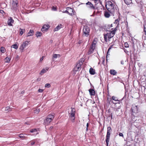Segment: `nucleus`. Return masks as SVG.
I'll return each mask as SVG.
<instances>
[{
	"mask_svg": "<svg viewBox=\"0 0 146 146\" xmlns=\"http://www.w3.org/2000/svg\"><path fill=\"white\" fill-rule=\"evenodd\" d=\"M106 7L110 13L113 16H114L115 14H117L118 12L116 9H114L115 5L111 1H109L106 2L105 5Z\"/></svg>",
	"mask_w": 146,
	"mask_h": 146,
	"instance_id": "obj_1",
	"label": "nucleus"
},
{
	"mask_svg": "<svg viewBox=\"0 0 146 146\" xmlns=\"http://www.w3.org/2000/svg\"><path fill=\"white\" fill-rule=\"evenodd\" d=\"M114 33H113L111 31H108L106 34L104 35V38L106 42H107L108 40H110V39L114 35Z\"/></svg>",
	"mask_w": 146,
	"mask_h": 146,
	"instance_id": "obj_2",
	"label": "nucleus"
},
{
	"mask_svg": "<svg viewBox=\"0 0 146 146\" xmlns=\"http://www.w3.org/2000/svg\"><path fill=\"white\" fill-rule=\"evenodd\" d=\"M90 28L88 26H84L83 29V35L87 37L90 34Z\"/></svg>",
	"mask_w": 146,
	"mask_h": 146,
	"instance_id": "obj_3",
	"label": "nucleus"
},
{
	"mask_svg": "<svg viewBox=\"0 0 146 146\" xmlns=\"http://www.w3.org/2000/svg\"><path fill=\"white\" fill-rule=\"evenodd\" d=\"M84 61V59H83L80 60L79 62L77 64L76 66H75L74 70L76 72L78 71L79 69L80 68L81 65L82 64L83 62Z\"/></svg>",
	"mask_w": 146,
	"mask_h": 146,
	"instance_id": "obj_4",
	"label": "nucleus"
},
{
	"mask_svg": "<svg viewBox=\"0 0 146 146\" xmlns=\"http://www.w3.org/2000/svg\"><path fill=\"white\" fill-rule=\"evenodd\" d=\"M138 106L133 105L131 108L132 112L134 113H137L138 111Z\"/></svg>",
	"mask_w": 146,
	"mask_h": 146,
	"instance_id": "obj_5",
	"label": "nucleus"
},
{
	"mask_svg": "<svg viewBox=\"0 0 146 146\" xmlns=\"http://www.w3.org/2000/svg\"><path fill=\"white\" fill-rule=\"evenodd\" d=\"M18 6L17 0H13L12 7L13 9H16Z\"/></svg>",
	"mask_w": 146,
	"mask_h": 146,
	"instance_id": "obj_6",
	"label": "nucleus"
},
{
	"mask_svg": "<svg viewBox=\"0 0 146 146\" xmlns=\"http://www.w3.org/2000/svg\"><path fill=\"white\" fill-rule=\"evenodd\" d=\"M112 130L111 128L109 126L107 128V134L106 135V138H110V135L111 133V132Z\"/></svg>",
	"mask_w": 146,
	"mask_h": 146,
	"instance_id": "obj_7",
	"label": "nucleus"
},
{
	"mask_svg": "<svg viewBox=\"0 0 146 146\" xmlns=\"http://www.w3.org/2000/svg\"><path fill=\"white\" fill-rule=\"evenodd\" d=\"M68 14L71 16H73L74 15V10L71 8L68 7Z\"/></svg>",
	"mask_w": 146,
	"mask_h": 146,
	"instance_id": "obj_8",
	"label": "nucleus"
},
{
	"mask_svg": "<svg viewBox=\"0 0 146 146\" xmlns=\"http://www.w3.org/2000/svg\"><path fill=\"white\" fill-rule=\"evenodd\" d=\"M29 42L26 41L23 43L20 47V49L23 51V49L27 46Z\"/></svg>",
	"mask_w": 146,
	"mask_h": 146,
	"instance_id": "obj_9",
	"label": "nucleus"
},
{
	"mask_svg": "<svg viewBox=\"0 0 146 146\" xmlns=\"http://www.w3.org/2000/svg\"><path fill=\"white\" fill-rule=\"evenodd\" d=\"M49 27V25H44L42 27L41 29V31L42 32H44L48 29Z\"/></svg>",
	"mask_w": 146,
	"mask_h": 146,
	"instance_id": "obj_10",
	"label": "nucleus"
},
{
	"mask_svg": "<svg viewBox=\"0 0 146 146\" xmlns=\"http://www.w3.org/2000/svg\"><path fill=\"white\" fill-rule=\"evenodd\" d=\"M52 120L53 119H50L47 118L44 120V123L46 125H48L52 121Z\"/></svg>",
	"mask_w": 146,
	"mask_h": 146,
	"instance_id": "obj_11",
	"label": "nucleus"
},
{
	"mask_svg": "<svg viewBox=\"0 0 146 146\" xmlns=\"http://www.w3.org/2000/svg\"><path fill=\"white\" fill-rule=\"evenodd\" d=\"M86 5H89V7L92 9H95V7L90 2L88 1L87 3H86Z\"/></svg>",
	"mask_w": 146,
	"mask_h": 146,
	"instance_id": "obj_12",
	"label": "nucleus"
},
{
	"mask_svg": "<svg viewBox=\"0 0 146 146\" xmlns=\"http://www.w3.org/2000/svg\"><path fill=\"white\" fill-rule=\"evenodd\" d=\"M13 22L14 20L11 18L10 19L8 20L7 21L8 25L10 26H12V25L11 23H13Z\"/></svg>",
	"mask_w": 146,
	"mask_h": 146,
	"instance_id": "obj_13",
	"label": "nucleus"
},
{
	"mask_svg": "<svg viewBox=\"0 0 146 146\" xmlns=\"http://www.w3.org/2000/svg\"><path fill=\"white\" fill-rule=\"evenodd\" d=\"M63 25L62 24H60L57 26L54 29V31H57L62 28Z\"/></svg>",
	"mask_w": 146,
	"mask_h": 146,
	"instance_id": "obj_14",
	"label": "nucleus"
},
{
	"mask_svg": "<svg viewBox=\"0 0 146 146\" xmlns=\"http://www.w3.org/2000/svg\"><path fill=\"white\" fill-rule=\"evenodd\" d=\"M34 31L33 30H31L28 33L26 36L27 37H28L30 36H32L33 35Z\"/></svg>",
	"mask_w": 146,
	"mask_h": 146,
	"instance_id": "obj_15",
	"label": "nucleus"
},
{
	"mask_svg": "<svg viewBox=\"0 0 146 146\" xmlns=\"http://www.w3.org/2000/svg\"><path fill=\"white\" fill-rule=\"evenodd\" d=\"M95 48H94V47H92V46H90V48L88 51V54H91L93 53V51L94 49Z\"/></svg>",
	"mask_w": 146,
	"mask_h": 146,
	"instance_id": "obj_16",
	"label": "nucleus"
},
{
	"mask_svg": "<svg viewBox=\"0 0 146 146\" xmlns=\"http://www.w3.org/2000/svg\"><path fill=\"white\" fill-rule=\"evenodd\" d=\"M89 92L90 95L94 96L95 95V91L93 89H90L89 90Z\"/></svg>",
	"mask_w": 146,
	"mask_h": 146,
	"instance_id": "obj_17",
	"label": "nucleus"
},
{
	"mask_svg": "<svg viewBox=\"0 0 146 146\" xmlns=\"http://www.w3.org/2000/svg\"><path fill=\"white\" fill-rule=\"evenodd\" d=\"M75 113H70V117L72 121H74L75 119Z\"/></svg>",
	"mask_w": 146,
	"mask_h": 146,
	"instance_id": "obj_18",
	"label": "nucleus"
},
{
	"mask_svg": "<svg viewBox=\"0 0 146 146\" xmlns=\"http://www.w3.org/2000/svg\"><path fill=\"white\" fill-rule=\"evenodd\" d=\"M89 72L90 74L92 75H94L95 74V70L92 68H90Z\"/></svg>",
	"mask_w": 146,
	"mask_h": 146,
	"instance_id": "obj_19",
	"label": "nucleus"
},
{
	"mask_svg": "<svg viewBox=\"0 0 146 146\" xmlns=\"http://www.w3.org/2000/svg\"><path fill=\"white\" fill-rule=\"evenodd\" d=\"M124 97H123L121 100H118L117 98L115 97V96H113L111 98V99L115 101H118L120 102V101H121L123 100L124 98Z\"/></svg>",
	"mask_w": 146,
	"mask_h": 146,
	"instance_id": "obj_20",
	"label": "nucleus"
},
{
	"mask_svg": "<svg viewBox=\"0 0 146 146\" xmlns=\"http://www.w3.org/2000/svg\"><path fill=\"white\" fill-rule=\"evenodd\" d=\"M124 3L127 5H129L132 3V0H123Z\"/></svg>",
	"mask_w": 146,
	"mask_h": 146,
	"instance_id": "obj_21",
	"label": "nucleus"
},
{
	"mask_svg": "<svg viewBox=\"0 0 146 146\" xmlns=\"http://www.w3.org/2000/svg\"><path fill=\"white\" fill-rule=\"evenodd\" d=\"M110 72L111 74L115 75L117 74V72L114 70H111L110 71Z\"/></svg>",
	"mask_w": 146,
	"mask_h": 146,
	"instance_id": "obj_22",
	"label": "nucleus"
},
{
	"mask_svg": "<svg viewBox=\"0 0 146 146\" xmlns=\"http://www.w3.org/2000/svg\"><path fill=\"white\" fill-rule=\"evenodd\" d=\"M48 69V68H47L43 69L42 70H41L40 73V74L41 75L42 74L46 72L47 71Z\"/></svg>",
	"mask_w": 146,
	"mask_h": 146,
	"instance_id": "obj_23",
	"label": "nucleus"
},
{
	"mask_svg": "<svg viewBox=\"0 0 146 146\" xmlns=\"http://www.w3.org/2000/svg\"><path fill=\"white\" fill-rule=\"evenodd\" d=\"M97 43V42L96 40L94 39L92 42V43L91 46L94 47V48H95L96 45Z\"/></svg>",
	"mask_w": 146,
	"mask_h": 146,
	"instance_id": "obj_24",
	"label": "nucleus"
},
{
	"mask_svg": "<svg viewBox=\"0 0 146 146\" xmlns=\"http://www.w3.org/2000/svg\"><path fill=\"white\" fill-rule=\"evenodd\" d=\"M104 15L105 17L106 18H109L110 15L109 12L107 11L105 12L104 13Z\"/></svg>",
	"mask_w": 146,
	"mask_h": 146,
	"instance_id": "obj_25",
	"label": "nucleus"
},
{
	"mask_svg": "<svg viewBox=\"0 0 146 146\" xmlns=\"http://www.w3.org/2000/svg\"><path fill=\"white\" fill-rule=\"evenodd\" d=\"M54 117V115L52 114H49L47 116V118L53 119Z\"/></svg>",
	"mask_w": 146,
	"mask_h": 146,
	"instance_id": "obj_26",
	"label": "nucleus"
},
{
	"mask_svg": "<svg viewBox=\"0 0 146 146\" xmlns=\"http://www.w3.org/2000/svg\"><path fill=\"white\" fill-rule=\"evenodd\" d=\"M36 36L37 37L40 36L42 35V33L40 32H37L36 34Z\"/></svg>",
	"mask_w": 146,
	"mask_h": 146,
	"instance_id": "obj_27",
	"label": "nucleus"
},
{
	"mask_svg": "<svg viewBox=\"0 0 146 146\" xmlns=\"http://www.w3.org/2000/svg\"><path fill=\"white\" fill-rule=\"evenodd\" d=\"M25 31V29H22L21 28L20 29V35H22L24 32Z\"/></svg>",
	"mask_w": 146,
	"mask_h": 146,
	"instance_id": "obj_28",
	"label": "nucleus"
},
{
	"mask_svg": "<svg viewBox=\"0 0 146 146\" xmlns=\"http://www.w3.org/2000/svg\"><path fill=\"white\" fill-rule=\"evenodd\" d=\"M11 47L15 49H17L18 48V46L16 44H15L12 46Z\"/></svg>",
	"mask_w": 146,
	"mask_h": 146,
	"instance_id": "obj_29",
	"label": "nucleus"
},
{
	"mask_svg": "<svg viewBox=\"0 0 146 146\" xmlns=\"http://www.w3.org/2000/svg\"><path fill=\"white\" fill-rule=\"evenodd\" d=\"M0 51L2 52L3 53L5 52V50L4 47H2L1 48Z\"/></svg>",
	"mask_w": 146,
	"mask_h": 146,
	"instance_id": "obj_30",
	"label": "nucleus"
},
{
	"mask_svg": "<svg viewBox=\"0 0 146 146\" xmlns=\"http://www.w3.org/2000/svg\"><path fill=\"white\" fill-rule=\"evenodd\" d=\"M10 60H11V59L10 58L8 57H7L5 58V61L9 63L10 61Z\"/></svg>",
	"mask_w": 146,
	"mask_h": 146,
	"instance_id": "obj_31",
	"label": "nucleus"
},
{
	"mask_svg": "<svg viewBox=\"0 0 146 146\" xmlns=\"http://www.w3.org/2000/svg\"><path fill=\"white\" fill-rule=\"evenodd\" d=\"M70 113H75V109L74 108H71V110Z\"/></svg>",
	"mask_w": 146,
	"mask_h": 146,
	"instance_id": "obj_32",
	"label": "nucleus"
},
{
	"mask_svg": "<svg viewBox=\"0 0 146 146\" xmlns=\"http://www.w3.org/2000/svg\"><path fill=\"white\" fill-rule=\"evenodd\" d=\"M110 141V139L106 138V146H108L109 142Z\"/></svg>",
	"mask_w": 146,
	"mask_h": 146,
	"instance_id": "obj_33",
	"label": "nucleus"
},
{
	"mask_svg": "<svg viewBox=\"0 0 146 146\" xmlns=\"http://www.w3.org/2000/svg\"><path fill=\"white\" fill-rule=\"evenodd\" d=\"M19 137L20 138H23L25 137V136L23 134H20L19 135Z\"/></svg>",
	"mask_w": 146,
	"mask_h": 146,
	"instance_id": "obj_34",
	"label": "nucleus"
},
{
	"mask_svg": "<svg viewBox=\"0 0 146 146\" xmlns=\"http://www.w3.org/2000/svg\"><path fill=\"white\" fill-rule=\"evenodd\" d=\"M58 56H60V55L55 54L53 55V57L54 58H56Z\"/></svg>",
	"mask_w": 146,
	"mask_h": 146,
	"instance_id": "obj_35",
	"label": "nucleus"
},
{
	"mask_svg": "<svg viewBox=\"0 0 146 146\" xmlns=\"http://www.w3.org/2000/svg\"><path fill=\"white\" fill-rule=\"evenodd\" d=\"M124 46L125 47L128 48L129 47V44L127 42H125L124 44Z\"/></svg>",
	"mask_w": 146,
	"mask_h": 146,
	"instance_id": "obj_36",
	"label": "nucleus"
},
{
	"mask_svg": "<svg viewBox=\"0 0 146 146\" xmlns=\"http://www.w3.org/2000/svg\"><path fill=\"white\" fill-rule=\"evenodd\" d=\"M36 131V129H32L30 130V132L31 133H33Z\"/></svg>",
	"mask_w": 146,
	"mask_h": 146,
	"instance_id": "obj_37",
	"label": "nucleus"
},
{
	"mask_svg": "<svg viewBox=\"0 0 146 146\" xmlns=\"http://www.w3.org/2000/svg\"><path fill=\"white\" fill-rule=\"evenodd\" d=\"M117 29V27H116V28H115L114 30H113L111 31V32H112V33H114V35H115V32L116 31Z\"/></svg>",
	"mask_w": 146,
	"mask_h": 146,
	"instance_id": "obj_38",
	"label": "nucleus"
},
{
	"mask_svg": "<svg viewBox=\"0 0 146 146\" xmlns=\"http://www.w3.org/2000/svg\"><path fill=\"white\" fill-rule=\"evenodd\" d=\"M50 86V85L49 84H45V87L46 88H49Z\"/></svg>",
	"mask_w": 146,
	"mask_h": 146,
	"instance_id": "obj_39",
	"label": "nucleus"
},
{
	"mask_svg": "<svg viewBox=\"0 0 146 146\" xmlns=\"http://www.w3.org/2000/svg\"><path fill=\"white\" fill-rule=\"evenodd\" d=\"M113 46V45H111L110 47H109V48L108 49V53H107V55H108V52L110 50V49H111L112 48V47ZM107 57H106L107 58Z\"/></svg>",
	"mask_w": 146,
	"mask_h": 146,
	"instance_id": "obj_40",
	"label": "nucleus"
},
{
	"mask_svg": "<svg viewBox=\"0 0 146 146\" xmlns=\"http://www.w3.org/2000/svg\"><path fill=\"white\" fill-rule=\"evenodd\" d=\"M5 110H7L8 111H11V110H10V108L9 107H6V108H5Z\"/></svg>",
	"mask_w": 146,
	"mask_h": 146,
	"instance_id": "obj_41",
	"label": "nucleus"
},
{
	"mask_svg": "<svg viewBox=\"0 0 146 146\" xmlns=\"http://www.w3.org/2000/svg\"><path fill=\"white\" fill-rule=\"evenodd\" d=\"M40 111V110L39 109H36L35 111V112L36 113H39V112Z\"/></svg>",
	"mask_w": 146,
	"mask_h": 146,
	"instance_id": "obj_42",
	"label": "nucleus"
},
{
	"mask_svg": "<svg viewBox=\"0 0 146 146\" xmlns=\"http://www.w3.org/2000/svg\"><path fill=\"white\" fill-rule=\"evenodd\" d=\"M67 9L66 10V11H62V12L63 13H67L68 14V7L66 8Z\"/></svg>",
	"mask_w": 146,
	"mask_h": 146,
	"instance_id": "obj_43",
	"label": "nucleus"
},
{
	"mask_svg": "<svg viewBox=\"0 0 146 146\" xmlns=\"http://www.w3.org/2000/svg\"><path fill=\"white\" fill-rule=\"evenodd\" d=\"M119 136H123V133H120L119 134Z\"/></svg>",
	"mask_w": 146,
	"mask_h": 146,
	"instance_id": "obj_44",
	"label": "nucleus"
},
{
	"mask_svg": "<svg viewBox=\"0 0 146 146\" xmlns=\"http://www.w3.org/2000/svg\"><path fill=\"white\" fill-rule=\"evenodd\" d=\"M0 13L3 14V13H4V11L2 10H0Z\"/></svg>",
	"mask_w": 146,
	"mask_h": 146,
	"instance_id": "obj_45",
	"label": "nucleus"
},
{
	"mask_svg": "<svg viewBox=\"0 0 146 146\" xmlns=\"http://www.w3.org/2000/svg\"><path fill=\"white\" fill-rule=\"evenodd\" d=\"M38 92H43V90H42V89H39L38 90Z\"/></svg>",
	"mask_w": 146,
	"mask_h": 146,
	"instance_id": "obj_46",
	"label": "nucleus"
},
{
	"mask_svg": "<svg viewBox=\"0 0 146 146\" xmlns=\"http://www.w3.org/2000/svg\"><path fill=\"white\" fill-rule=\"evenodd\" d=\"M52 9L54 11H56V8L53 7L52 8Z\"/></svg>",
	"mask_w": 146,
	"mask_h": 146,
	"instance_id": "obj_47",
	"label": "nucleus"
},
{
	"mask_svg": "<svg viewBox=\"0 0 146 146\" xmlns=\"http://www.w3.org/2000/svg\"><path fill=\"white\" fill-rule=\"evenodd\" d=\"M115 22H116V23H118V24L119 23V21L118 20H115Z\"/></svg>",
	"mask_w": 146,
	"mask_h": 146,
	"instance_id": "obj_48",
	"label": "nucleus"
},
{
	"mask_svg": "<svg viewBox=\"0 0 146 146\" xmlns=\"http://www.w3.org/2000/svg\"><path fill=\"white\" fill-rule=\"evenodd\" d=\"M82 42V40H80L79 41V42H78V44H81Z\"/></svg>",
	"mask_w": 146,
	"mask_h": 146,
	"instance_id": "obj_49",
	"label": "nucleus"
},
{
	"mask_svg": "<svg viewBox=\"0 0 146 146\" xmlns=\"http://www.w3.org/2000/svg\"><path fill=\"white\" fill-rule=\"evenodd\" d=\"M40 78H38L37 79V81L38 82L40 81Z\"/></svg>",
	"mask_w": 146,
	"mask_h": 146,
	"instance_id": "obj_50",
	"label": "nucleus"
},
{
	"mask_svg": "<svg viewBox=\"0 0 146 146\" xmlns=\"http://www.w3.org/2000/svg\"><path fill=\"white\" fill-rule=\"evenodd\" d=\"M124 51L126 53H127V52H128V51L127 50L125 49H124Z\"/></svg>",
	"mask_w": 146,
	"mask_h": 146,
	"instance_id": "obj_51",
	"label": "nucleus"
},
{
	"mask_svg": "<svg viewBox=\"0 0 146 146\" xmlns=\"http://www.w3.org/2000/svg\"><path fill=\"white\" fill-rule=\"evenodd\" d=\"M35 143V142H31V144L32 145H33Z\"/></svg>",
	"mask_w": 146,
	"mask_h": 146,
	"instance_id": "obj_52",
	"label": "nucleus"
},
{
	"mask_svg": "<svg viewBox=\"0 0 146 146\" xmlns=\"http://www.w3.org/2000/svg\"><path fill=\"white\" fill-rule=\"evenodd\" d=\"M44 57L43 56L40 59V61H42Z\"/></svg>",
	"mask_w": 146,
	"mask_h": 146,
	"instance_id": "obj_53",
	"label": "nucleus"
},
{
	"mask_svg": "<svg viewBox=\"0 0 146 146\" xmlns=\"http://www.w3.org/2000/svg\"><path fill=\"white\" fill-rule=\"evenodd\" d=\"M89 126V124L88 123H87L86 125V127H88Z\"/></svg>",
	"mask_w": 146,
	"mask_h": 146,
	"instance_id": "obj_54",
	"label": "nucleus"
},
{
	"mask_svg": "<svg viewBox=\"0 0 146 146\" xmlns=\"http://www.w3.org/2000/svg\"><path fill=\"white\" fill-rule=\"evenodd\" d=\"M112 102L114 104H117V103H118V104H119V103H120L119 102H118V103H114V102Z\"/></svg>",
	"mask_w": 146,
	"mask_h": 146,
	"instance_id": "obj_55",
	"label": "nucleus"
},
{
	"mask_svg": "<svg viewBox=\"0 0 146 146\" xmlns=\"http://www.w3.org/2000/svg\"><path fill=\"white\" fill-rule=\"evenodd\" d=\"M53 127L52 126H51L50 127V129H53Z\"/></svg>",
	"mask_w": 146,
	"mask_h": 146,
	"instance_id": "obj_56",
	"label": "nucleus"
},
{
	"mask_svg": "<svg viewBox=\"0 0 146 146\" xmlns=\"http://www.w3.org/2000/svg\"><path fill=\"white\" fill-rule=\"evenodd\" d=\"M121 64H123V62L122 61H121Z\"/></svg>",
	"mask_w": 146,
	"mask_h": 146,
	"instance_id": "obj_57",
	"label": "nucleus"
},
{
	"mask_svg": "<svg viewBox=\"0 0 146 146\" xmlns=\"http://www.w3.org/2000/svg\"><path fill=\"white\" fill-rule=\"evenodd\" d=\"M88 130V127H86V131H87Z\"/></svg>",
	"mask_w": 146,
	"mask_h": 146,
	"instance_id": "obj_58",
	"label": "nucleus"
},
{
	"mask_svg": "<svg viewBox=\"0 0 146 146\" xmlns=\"http://www.w3.org/2000/svg\"><path fill=\"white\" fill-rule=\"evenodd\" d=\"M25 123L27 124H28V123H27V122H25Z\"/></svg>",
	"mask_w": 146,
	"mask_h": 146,
	"instance_id": "obj_59",
	"label": "nucleus"
},
{
	"mask_svg": "<svg viewBox=\"0 0 146 146\" xmlns=\"http://www.w3.org/2000/svg\"><path fill=\"white\" fill-rule=\"evenodd\" d=\"M111 119H112V115H111Z\"/></svg>",
	"mask_w": 146,
	"mask_h": 146,
	"instance_id": "obj_60",
	"label": "nucleus"
},
{
	"mask_svg": "<svg viewBox=\"0 0 146 146\" xmlns=\"http://www.w3.org/2000/svg\"><path fill=\"white\" fill-rule=\"evenodd\" d=\"M143 87L145 89V87H144V86H143Z\"/></svg>",
	"mask_w": 146,
	"mask_h": 146,
	"instance_id": "obj_61",
	"label": "nucleus"
},
{
	"mask_svg": "<svg viewBox=\"0 0 146 146\" xmlns=\"http://www.w3.org/2000/svg\"><path fill=\"white\" fill-rule=\"evenodd\" d=\"M111 27H112V25H111Z\"/></svg>",
	"mask_w": 146,
	"mask_h": 146,
	"instance_id": "obj_62",
	"label": "nucleus"
}]
</instances>
